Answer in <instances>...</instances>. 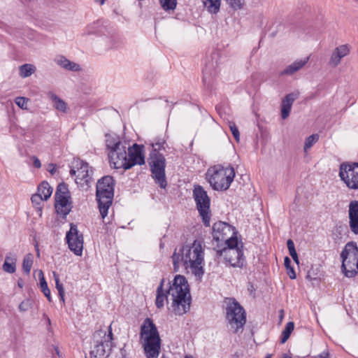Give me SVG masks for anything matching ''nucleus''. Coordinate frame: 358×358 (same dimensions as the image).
Instances as JSON below:
<instances>
[{"instance_id": "obj_1", "label": "nucleus", "mask_w": 358, "mask_h": 358, "mask_svg": "<svg viewBox=\"0 0 358 358\" xmlns=\"http://www.w3.org/2000/svg\"><path fill=\"white\" fill-rule=\"evenodd\" d=\"M173 268L178 271L180 266L201 278L204 274V248L201 241L194 240L192 244L183 245L172 255Z\"/></svg>"}, {"instance_id": "obj_2", "label": "nucleus", "mask_w": 358, "mask_h": 358, "mask_svg": "<svg viewBox=\"0 0 358 358\" xmlns=\"http://www.w3.org/2000/svg\"><path fill=\"white\" fill-rule=\"evenodd\" d=\"M167 292L171 296V307L176 315H182L189 310L192 298L189 285L185 276L176 275Z\"/></svg>"}, {"instance_id": "obj_3", "label": "nucleus", "mask_w": 358, "mask_h": 358, "mask_svg": "<svg viewBox=\"0 0 358 358\" xmlns=\"http://www.w3.org/2000/svg\"><path fill=\"white\" fill-rule=\"evenodd\" d=\"M236 232H234L236 235ZM225 246L215 252V258L222 259L227 264L234 268H243L246 265L243 253V243L236 236H232L224 242Z\"/></svg>"}, {"instance_id": "obj_4", "label": "nucleus", "mask_w": 358, "mask_h": 358, "mask_svg": "<svg viewBox=\"0 0 358 358\" xmlns=\"http://www.w3.org/2000/svg\"><path fill=\"white\" fill-rule=\"evenodd\" d=\"M141 338L146 358H157L161 348V339L159 332L150 318H146L141 327Z\"/></svg>"}, {"instance_id": "obj_5", "label": "nucleus", "mask_w": 358, "mask_h": 358, "mask_svg": "<svg viewBox=\"0 0 358 358\" xmlns=\"http://www.w3.org/2000/svg\"><path fill=\"white\" fill-rule=\"evenodd\" d=\"M114 180L112 176H106L99 179L96 184V196L100 214L104 218L112 204L114 196Z\"/></svg>"}, {"instance_id": "obj_6", "label": "nucleus", "mask_w": 358, "mask_h": 358, "mask_svg": "<svg viewBox=\"0 0 358 358\" xmlns=\"http://www.w3.org/2000/svg\"><path fill=\"white\" fill-rule=\"evenodd\" d=\"M235 177V171L231 166L214 167L208 170L206 179L212 188L217 191L227 190Z\"/></svg>"}, {"instance_id": "obj_7", "label": "nucleus", "mask_w": 358, "mask_h": 358, "mask_svg": "<svg viewBox=\"0 0 358 358\" xmlns=\"http://www.w3.org/2000/svg\"><path fill=\"white\" fill-rule=\"evenodd\" d=\"M226 303V320L234 333L236 334L239 330H243L246 323V313L234 298L227 299Z\"/></svg>"}, {"instance_id": "obj_8", "label": "nucleus", "mask_w": 358, "mask_h": 358, "mask_svg": "<svg viewBox=\"0 0 358 358\" xmlns=\"http://www.w3.org/2000/svg\"><path fill=\"white\" fill-rule=\"evenodd\" d=\"M341 257L342 259V270L345 275L352 278L358 272V248L354 242L348 243L343 250Z\"/></svg>"}, {"instance_id": "obj_9", "label": "nucleus", "mask_w": 358, "mask_h": 358, "mask_svg": "<svg viewBox=\"0 0 358 358\" xmlns=\"http://www.w3.org/2000/svg\"><path fill=\"white\" fill-rule=\"evenodd\" d=\"M148 164L155 182L161 188L165 189L167 182L165 175L166 159L164 156L156 149L152 150L148 158Z\"/></svg>"}, {"instance_id": "obj_10", "label": "nucleus", "mask_w": 358, "mask_h": 358, "mask_svg": "<svg viewBox=\"0 0 358 358\" xmlns=\"http://www.w3.org/2000/svg\"><path fill=\"white\" fill-rule=\"evenodd\" d=\"M196 208L203 224H209L212 216L210 210V198L207 192L200 185H194L192 191Z\"/></svg>"}, {"instance_id": "obj_11", "label": "nucleus", "mask_w": 358, "mask_h": 358, "mask_svg": "<svg viewBox=\"0 0 358 358\" xmlns=\"http://www.w3.org/2000/svg\"><path fill=\"white\" fill-rule=\"evenodd\" d=\"M68 186L64 182L58 185L55 192V210L59 215L65 217L71 211L72 204Z\"/></svg>"}, {"instance_id": "obj_12", "label": "nucleus", "mask_w": 358, "mask_h": 358, "mask_svg": "<svg viewBox=\"0 0 358 358\" xmlns=\"http://www.w3.org/2000/svg\"><path fill=\"white\" fill-rule=\"evenodd\" d=\"M339 176L347 187L352 189H358V163H343L340 166Z\"/></svg>"}, {"instance_id": "obj_13", "label": "nucleus", "mask_w": 358, "mask_h": 358, "mask_svg": "<svg viewBox=\"0 0 358 358\" xmlns=\"http://www.w3.org/2000/svg\"><path fill=\"white\" fill-rule=\"evenodd\" d=\"M66 241L68 247L76 255L81 256L83 250V234L77 229V225H71V228L66 234Z\"/></svg>"}, {"instance_id": "obj_14", "label": "nucleus", "mask_w": 358, "mask_h": 358, "mask_svg": "<svg viewBox=\"0 0 358 358\" xmlns=\"http://www.w3.org/2000/svg\"><path fill=\"white\" fill-rule=\"evenodd\" d=\"M76 163L77 166H80L77 170L71 169L70 170V174L76 176L75 181L77 184L81 186H84L85 185H88L92 180L90 174V173L92 172V168L89 166L87 163L83 161H77Z\"/></svg>"}, {"instance_id": "obj_15", "label": "nucleus", "mask_w": 358, "mask_h": 358, "mask_svg": "<svg viewBox=\"0 0 358 358\" xmlns=\"http://www.w3.org/2000/svg\"><path fill=\"white\" fill-rule=\"evenodd\" d=\"M128 153L127 152L126 144L108 152L110 163L113 164L115 169H124L127 165Z\"/></svg>"}, {"instance_id": "obj_16", "label": "nucleus", "mask_w": 358, "mask_h": 358, "mask_svg": "<svg viewBox=\"0 0 358 358\" xmlns=\"http://www.w3.org/2000/svg\"><path fill=\"white\" fill-rule=\"evenodd\" d=\"M143 146L134 143L132 148L128 149V155L125 170L131 169L136 164L142 165L145 164V156L143 154Z\"/></svg>"}, {"instance_id": "obj_17", "label": "nucleus", "mask_w": 358, "mask_h": 358, "mask_svg": "<svg viewBox=\"0 0 358 358\" xmlns=\"http://www.w3.org/2000/svg\"><path fill=\"white\" fill-rule=\"evenodd\" d=\"M96 343L93 350L90 351V358H106L109 355L111 350L112 345L108 343V341H99L97 338Z\"/></svg>"}, {"instance_id": "obj_18", "label": "nucleus", "mask_w": 358, "mask_h": 358, "mask_svg": "<svg viewBox=\"0 0 358 358\" xmlns=\"http://www.w3.org/2000/svg\"><path fill=\"white\" fill-rule=\"evenodd\" d=\"M299 95V92H294L287 94L282 99L281 103V117L282 119L285 120L289 116L292 104Z\"/></svg>"}, {"instance_id": "obj_19", "label": "nucleus", "mask_w": 358, "mask_h": 358, "mask_svg": "<svg viewBox=\"0 0 358 358\" xmlns=\"http://www.w3.org/2000/svg\"><path fill=\"white\" fill-rule=\"evenodd\" d=\"M350 52V49L348 45H341L336 48L331 56L329 60V65L333 67L337 66L342 58L348 55Z\"/></svg>"}, {"instance_id": "obj_20", "label": "nucleus", "mask_w": 358, "mask_h": 358, "mask_svg": "<svg viewBox=\"0 0 358 358\" xmlns=\"http://www.w3.org/2000/svg\"><path fill=\"white\" fill-rule=\"evenodd\" d=\"M55 62L61 68L71 71L78 72L81 70L78 64L69 60L63 55H57L54 59Z\"/></svg>"}, {"instance_id": "obj_21", "label": "nucleus", "mask_w": 358, "mask_h": 358, "mask_svg": "<svg viewBox=\"0 0 358 358\" xmlns=\"http://www.w3.org/2000/svg\"><path fill=\"white\" fill-rule=\"evenodd\" d=\"M164 281L165 280L162 278L160 281L159 287L157 289L155 304L158 308H162L164 306V301H167V297L169 295V293L167 292L168 290L163 289Z\"/></svg>"}, {"instance_id": "obj_22", "label": "nucleus", "mask_w": 358, "mask_h": 358, "mask_svg": "<svg viewBox=\"0 0 358 358\" xmlns=\"http://www.w3.org/2000/svg\"><path fill=\"white\" fill-rule=\"evenodd\" d=\"M309 57H306L303 59L296 60L292 64L287 66L282 72L281 75H292L295 72L300 70L308 62Z\"/></svg>"}, {"instance_id": "obj_23", "label": "nucleus", "mask_w": 358, "mask_h": 358, "mask_svg": "<svg viewBox=\"0 0 358 358\" xmlns=\"http://www.w3.org/2000/svg\"><path fill=\"white\" fill-rule=\"evenodd\" d=\"M106 138V145L108 152L124 144L121 142L120 137L117 135L107 134Z\"/></svg>"}, {"instance_id": "obj_24", "label": "nucleus", "mask_w": 358, "mask_h": 358, "mask_svg": "<svg viewBox=\"0 0 358 358\" xmlns=\"http://www.w3.org/2000/svg\"><path fill=\"white\" fill-rule=\"evenodd\" d=\"M50 98L53 102L54 108L64 113H66L68 110L67 103L61 98H59L57 95L51 93L50 95Z\"/></svg>"}, {"instance_id": "obj_25", "label": "nucleus", "mask_w": 358, "mask_h": 358, "mask_svg": "<svg viewBox=\"0 0 358 358\" xmlns=\"http://www.w3.org/2000/svg\"><path fill=\"white\" fill-rule=\"evenodd\" d=\"M52 190V187L47 181H43L38 187V193L42 194L45 201L50 197Z\"/></svg>"}, {"instance_id": "obj_26", "label": "nucleus", "mask_w": 358, "mask_h": 358, "mask_svg": "<svg viewBox=\"0 0 358 358\" xmlns=\"http://www.w3.org/2000/svg\"><path fill=\"white\" fill-rule=\"evenodd\" d=\"M350 224H358V201H351L349 206Z\"/></svg>"}, {"instance_id": "obj_27", "label": "nucleus", "mask_w": 358, "mask_h": 358, "mask_svg": "<svg viewBox=\"0 0 358 358\" xmlns=\"http://www.w3.org/2000/svg\"><path fill=\"white\" fill-rule=\"evenodd\" d=\"M203 2L205 8L210 13L216 14L219 12L221 0H204Z\"/></svg>"}, {"instance_id": "obj_28", "label": "nucleus", "mask_w": 358, "mask_h": 358, "mask_svg": "<svg viewBox=\"0 0 358 358\" xmlns=\"http://www.w3.org/2000/svg\"><path fill=\"white\" fill-rule=\"evenodd\" d=\"M100 338L101 341H108V343L112 344V340H113V333L111 327L110 326L108 327V334H107L106 331L103 330H99L96 331L94 334V338Z\"/></svg>"}, {"instance_id": "obj_29", "label": "nucleus", "mask_w": 358, "mask_h": 358, "mask_svg": "<svg viewBox=\"0 0 358 358\" xmlns=\"http://www.w3.org/2000/svg\"><path fill=\"white\" fill-rule=\"evenodd\" d=\"M36 71V67L33 64H25L20 66L19 71L20 76L22 78H27L34 73Z\"/></svg>"}, {"instance_id": "obj_30", "label": "nucleus", "mask_w": 358, "mask_h": 358, "mask_svg": "<svg viewBox=\"0 0 358 358\" xmlns=\"http://www.w3.org/2000/svg\"><path fill=\"white\" fill-rule=\"evenodd\" d=\"M39 280H40V286L41 288V291L43 292L44 295L47 297L48 300L49 301H51L50 291L48 287V284L44 278V275H43V273L42 271H40V272H39Z\"/></svg>"}, {"instance_id": "obj_31", "label": "nucleus", "mask_w": 358, "mask_h": 358, "mask_svg": "<svg viewBox=\"0 0 358 358\" xmlns=\"http://www.w3.org/2000/svg\"><path fill=\"white\" fill-rule=\"evenodd\" d=\"M294 329V323L293 322H289L287 323L285 328L282 332L281 343H285L289 339Z\"/></svg>"}, {"instance_id": "obj_32", "label": "nucleus", "mask_w": 358, "mask_h": 358, "mask_svg": "<svg viewBox=\"0 0 358 358\" xmlns=\"http://www.w3.org/2000/svg\"><path fill=\"white\" fill-rule=\"evenodd\" d=\"M33 264V256L31 254H27L24 256L23 262H22V268L24 271L29 275Z\"/></svg>"}, {"instance_id": "obj_33", "label": "nucleus", "mask_w": 358, "mask_h": 358, "mask_svg": "<svg viewBox=\"0 0 358 358\" xmlns=\"http://www.w3.org/2000/svg\"><path fill=\"white\" fill-rule=\"evenodd\" d=\"M162 8L165 11H173L177 6V0H159Z\"/></svg>"}, {"instance_id": "obj_34", "label": "nucleus", "mask_w": 358, "mask_h": 358, "mask_svg": "<svg viewBox=\"0 0 358 358\" xmlns=\"http://www.w3.org/2000/svg\"><path fill=\"white\" fill-rule=\"evenodd\" d=\"M53 275H54L55 280L56 288H57V289L58 291V294H59V296L60 297V299L63 302H64L65 292H64V289L63 285L62 283H60L59 277H58L57 274L55 272H53Z\"/></svg>"}, {"instance_id": "obj_35", "label": "nucleus", "mask_w": 358, "mask_h": 358, "mask_svg": "<svg viewBox=\"0 0 358 358\" xmlns=\"http://www.w3.org/2000/svg\"><path fill=\"white\" fill-rule=\"evenodd\" d=\"M319 139V136L317 134H312L308 136L305 141L304 144V151L307 152L308 149H310L316 142H317Z\"/></svg>"}, {"instance_id": "obj_36", "label": "nucleus", "mask_w": 358, "mask_h": 358, "mask_svg": "<svg viewBox=\"0 0 358 358\" xmlns=\"http://www.w3.org/2000/svg\"><path fill=\"white\" fill-rule=\"evenodd\" d=\"M284 264L287 269V273L288 276L291 279H295L296 278V273L294 271V269L292 266H291V260L288 257H285L284 259Z\"/></svg>"}, {"instance_id": "obj_37", "label": "nucleus", "mask_w": 358, "mask_h": 358, "mask_svg": "<svg viewBox=\"0 0 358 358\" xmlns=\"http://www.w3.org/2000/svg\"><path fill=\"white\" fill-rule=\"evenodd\" d=\"M33 305H34L33 299H26L20 303L18 308L20 312H26L29 309L31 308Z\"/></svg>"}, {"instance_id": "obj_38", "label": "nucleus", "mask_w": 358, "mask_h": 358, "mask_svg": "<svg viewBox=\"0 0 358 358\" xmlns=\"http://www.w3.org/2000/svg\"><path fill=\"white\" fill-rule=\"evenodd\" d=\"M31 200L32 203L36 206V208L38 210V211H41V204L42 203L43 201H45L43 196H42V194L38 193L33 194Z\"/></svg>"}, {"instance_id": "obj_39", "label": "nucleus", "mask_w": 358, "mask_h": 358, "mask_svg": "<svg viewBox=\"0 0 358 358\" xmlns=\"http://www.w3.org/2000/svg\"><path fill=\"white\" fill-rule=\"evenodd\" d=\"M229 127L237 142L240 140V133L238 127L234 122H229Z\"/></svg>"}, {"instance_id": "obj_40", "label": "nucleus", "mask_w": 358, "mask_h": 358, "mask_svg": "<svg viewBox=\"0 0 358 358\" xmlns=\"http://www.w3.org/2000/svg\"><path fill=\"white\" fill-rule=\"evenodd\" d=\"M225 1L234 10L240 9L243 4V0H225Z\"/></svg>"}, {"instance_id": "obj_41", "label": "nucleus", "mask_w": 358, "mask_h": 358, "mask_svg": "<svg viewBox=\"0 0 358 358\" xmlns=\"http://www.w3.org/2000/svg\"><path fill=\"white\" fill-rule=\"evenodd\" d=\"M15 102L17 106L22 109H26L27 107L28 99L18 96L15 99Z\"/></svg>"}, {"instance_id": "obj_42", "label": "nucleus", "mask_w": 358, "mask_h": 358, "mask_svg": "<svg viewBox=\"0 0 358 358\" xmlns=\"http://www.w3.org/2000/svg\"><path fill=\"white\" fill-rule=\"evenodd\" d=\"M3 269L6 273H13L15 272V270H16V264L4 262L3 264Z\"/></svg>"}, {"instance_id": "obj_43", "label": "nucleus", "mask_w": 358, "mask_h": 358, "mask_svg": "<svg viewBox=\"0 0 358 358\" xmlns=\"http://www.w3.org/2000/svg\"><path fill=\"white\" fill-rule=\"evenodd\" d=\"M165 143V141L163 139H156L155 140V142L151 143V145L152 147V150H155L159 152V150L162 148H163V145Z\"/></svg>"}, {"instance_id": "obj_44", "label": "nucleus", "mask_w": 358, "mask_h": 358, "mask_svg": "<svg viewBox=\"0 0 358 358\" xmlns=\"http://www.w3.org/2000/svg\"><path fill=\"white\" fill-rule=\"evenodd\" d=\"M203 82L206 84L210 79L211 76L210 67L206 66L205 69L203 71Z\"/></svg>"}, {"instance_id": "obj_45", "label": "nucleus", "mask_w": 358, "mask_h": 358, "mask_svg": "<svg viewBox=\"0 0 358 358\" xmlns=\"http://www.w3.org/2000/svg\"><path fill=\"white\" fill-rule=\"evenodd\" d=\"M17 258L16 255L12 253H10L6 256L5 262L8 263H11L13 264H16Z\"/></svg>"}, {"instance_id": "obj_46", "label": "nucleus", "mask_w": 358, "mask_h": 358, "mask_svg": "<svg viewBox=\"0 0 358 358\" xmlns=\"http://www.w3.org/2000/svg\"><path fill=\"white\" fill-rule=\"evenodd\" d=\"M289 255L292 257L293 260L299 264V258L296 250L289 251Z\"/></svg>"}, {"instance_id": "obj_47", "label": "nucleus", "mask_w": 358, "mask_h": 358, "mask_svg": "<svg viewBox=\"0 0 358 358\" xmlns=\"http://www.w3.org/2000/svg\"><path fill=\"white\" fill-rule=\"evenodd\" d=\"M32 159H33V164H34V167H36L37 169H39L41 167V163L40 160L36 157L33 156Z\"/></svg>"}, {"instance_id": "obj_48", "label": "nucleus", "mask_w": 358, "mask_h": 358, "mask_svg": "<svg viewBox=\"0 0 358 358\" xmlns=\"http://www.w3.org/2000/svg\"><path fill=\"white\" fill-rule=\"evenodd\" d=\"M287 246L289 252L295 250L294 243L292 239L287 240Z\"/></svg>"}, {"instance_id": "obj_49", "label": "nucleus", "mask_w": 358, "mask_h": 358, "mask_svg": "<svg viewBox=\"0 0 358 358\" xmlns=\"http://www.w3.org/2000/svg\"><path fill=\"white\" fill-rule=\"evenodd\" d=\"M351 227L352 231L357 234H358V225H350Z\"/></svg>"}, {"instance_id": "obj_50", "label": "nucleus", "mask_w": 358, "mask_h": 358, "mask_svg": "<svg viewBox=\"0 0 358 358\" xmlns=\"http://www.w3.org/2000/svg\"><path fill=\"white\" fill-rule=\"evenodd\" d=\"M317 358H329V353L327 352H323L322 354H320Z\"/></svg>"}, {"instance_id": "obj_51", "label": "nucleus", "mask_w": 358, "mask_h": 358, "mask_svg": "<svg viewBox=\"0 0 358 358\" xmlns=\"http://www.w3.org/2000/svg\"><path fill=\"white\" fill-rule=\"evenodd\" d=\"M49 166H50V167H52V168H50V169H48V171H49L50 173L53 174V173H55V171L54 164H50L49 165Z\"/></svg>"}, {"instance_id": "obj_52", "label": "nucleus", "mask_w": 358, "mask_h": 358, "mask_svg": "<svg viewBox=\"0 0 358 358\" xmlns=\"http://www.w3.org/2000/svg\"><path fill=\"white\" fill-rule=\"evenodd\" d=\"M35 248H36L37 257H40V251H39V248H38V245L37 243L35 244Z\"/></svg>"}, {"instance_id": "obj_53", "label": "nucleus", "mask_w": 358, "mask_h": 358, "mask_svg": "<svg viewBox=\"0 0 358 358\" xmlns=\"http://www.w3.org/2000/svg\"><path fill=\"white\" fill-rule=\"evenodd\" d=\"M17 285L20 288H22L23 287V285H24V282L22 281V280L20 279L17 282Z\"/></svg>"}, {"instance_id": "obj_54", "label": "nucleus", "mask_w": 358, "mask_h": 358, "mask_svg": "<svg viewBox=\"0 0 358 358\" xmlns=\"http://www.w3.org/2000/svg\"><path fill=\"white\" fill-rule=\"evenodd\" d=\"M284 317V310L282 309L280 310V319L282 320Z\"/></svg>"}, {"instance_id": "obj_55", "label": "nucleus", "mask_w": 358, "mask_h": 358, "mask_svg": "<svg viewBox=\"0 0 358 358\" xmlns=\"http://www.w3.org/2000/svg\"><path fill=\"white\" fill-rule=\"evenodd\" d=\"M282 358H292V357H289L287 354H284Z\"/></svg>"}, {"instance_id": "obj_56", "label": "nucleus", "mask_w": 358, "mask_h": 358, "mask_svg": "<svg viewBox=\"0 0 358 358\" xmlns=\"http://www.w3.org/2000/svg\"><path fill=\"white\" fill-rule=\"evenodd\" d=\"M47 323L48 324V325H50L51 324L50 320L48 317H47Z\"/></svg>"}, {"instance_id": "obj_57", "label": "nucleus", "mask_w": 358, "mask_h": 358, "mask_svg": "<svg viewBox=\"0 0 358 358\" xmlns=\"http://www.w3.org/2000/svg\"><path fill=\"white\" fill-rule=\"evenodd\" d=\"M271 357H272V355L268 354V355H266V356L264 358H271Z\"/></svg>"}, {"instance_id": "obj_58", "label": "nucleus", "mask_w": 358, "mask_h": 358, "mask_svg": "<svg viewBox=\"0 0 358 358\" xmlns=\"http://www.w3.org/2000/svg\"><path fill=\"white\" fill-rule=\"evenodd\" d=\"M219 224H228V223H227V222H226L220 221V222H219Z\"/></svg>"}, {"instance_id": "obj_59", "label": "nucleus", "mask_w": 358, "mask_h": 358, "mask_svg": "<svg viewBox=\"0 0 358 358\" xmlns=\"http://www.w3.org/2000/svg\"><path fill=\"white\" fill-rule=\"evenodd\" d=\"M101 4H103L105 0H99Z\"/></svg>"}, {"instance_id": "obj_60", "label": "nucleus", "mask_w": 358, "mask_h": 358, "mask_svg": "<svg viewBox=\"0 0 358 358\" xmlns=\"http://www.w3.org/2000/svg\"><path fill=\"white\" fill-rule=\"evenodd\" d=\"M161 358H169L167 356H166L165 355H162V356L161 357Z\"/></svg>"}, {"instance_id": "obj_61", "label": "nucleus", "mask_w": 358, "mask_h": 358, "mask_svg": "<svg viewBox=\"0 0 358 358\" xmlns=\"http://www.w3.org/2000/svg\"><path fill=\"white\" fill-rule=\"evenodd\" d=\"M55 350V351H56L57 354V355H59V350H58V348H56Z\"/></svg>"}, {"instance_id": "obj_62", "label": "nucleus", "mask_w": 358, "mask_h": 358, "mask_svg": "<svg viewBox=\"0 0 358 358\" xmlns=\"http://www.w3.org/2000/svg\"><path fill=\"white\" fill-rule=\"evenodd\" d=\"M226 227H227L228 228H230L231 227H232V225L228 224V225H226Z\"/></svg>"}, {"instance_id": "obj_63", "label": "nucleus", "mask_w": 358, "mask_h": 358, "mask_svg": "<svg viewBox=\"0 0 358 358\" xmlns=\"http://www.w3.org/2000/svg\"><path fill=\"white\" fill-rule=\"evenodd\" d=\"M185 358H189L188 357H186Z\"/></svg>"}, {"instance_id": "obj_64", "label": "nucleus", "mask_w": 358, "mask_h": 358, "mask_svg": "<svg viewBox=\"0 0 358 358\" xmlns=\"http://www.w3.org/2000/svg\"><path fill=\"white\" fill-rule=\"evenodd\" d=\"M315 358H317V357H315Z\"/></svg>"}]
</instances>
